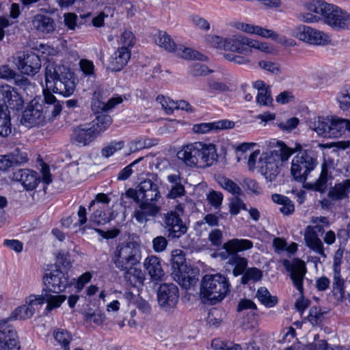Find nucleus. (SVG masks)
<instances>
[{"mask_svg": "<svg viewBox=\"0 0 350 350\" xmlns=\"http://www.w3.org/2000/svg\"><path fill=\"white\" fill-rule=\"evenodd\" d=\"M179 292L174 284H161L157 291V300L159 306L165 311L175 308L178 301Z\"/></svg>", "mask_w": 350, "mask_h": 350, "instance_id": "f8f14e48", "label": "nucleus"}, {"mask_svg": "<svg viewBox=\"0 0 350 350\" xmlns=\"http://www.w3.org/2000/svg\"><path fill=\"white\" fill-rule=\"evenodd\" d=\"M262 278V272L256 267L248 268L241 278L242 284H247L250 280L259 281Z\"/></svg>", "mask_w": 350, "mask_h": 350, "instance_id": "5fc2aeb1", "label": "nucleus"}, {"mask_svg": "<svg viewBox=\"0 0 350 350\" xmlns=\"http://www.w3.org/2000/svg\"><path fill=\"white\" fill-rule=\"evenodd\" d=\"M177 157L187 166L204 168L214 163L217 154L215 145L197 142L183 146L177 152Z\"/></svg>", "mask_w": 350, "mask_h": 350, "instance_id": "f03ea898", "label": "nucleus"}, {"mask_svg": "<svg viewBox=\"0 0 350 350\" xmlns=\"http://www.w3.org/2000/svg\"><path fill=\"white\" fill-rule=\"evenodd\" d=\"M43 100L40 105L42 106V113L46 122L59 115L62 110V104L49 90H43Z\"/></svg>", "mask_w": 350, "mask_h": 350, "instance_id": "412c9836", "label": "nucleus"}, {"mask_svg": "<svg viewBox=\"0 0 350 350\" xmlns=\"http://www.w3.org/2000/svg\"><path fill=\"white\" fill-rule=\"evenodd\" d=\"M294 35L300 40L314 45L324 46L331 42L327 33L305 25L296 27Z\"/></svg>", "mask_w": 350, "mask_h": 350, "instance_id": "9b49d317", "label": "nucleus"}, {"mask_svg": "<svg viewBox=\"0 0 350 350\" xmlns=\"http://www.w3.org/2000/svg\"><path fill=\"white\" fill-rule=\"evenodd\" d=\"M12 133V124L9 110L0 105V136L6 137Z\"/></svg>", "mask_w": 350, "mask_h": 350, "instance_id": "a19ab883", "label": "nucleus"}, {"mask_svg": "<svg viewBox=\"0 0 350 350\" xmlns=\"http://www.w3.org/2000/svg\"><path fill=\"white\" fill-rule=\"evenodd\" d=\"M232 260L229 264L234 265L233 274L235 276L244 274L246 271V267L247 265V260L245 258H242L238 255V253L234 257H232Z\"/></svg>", "mask_w": 350, "mask_h": 350, "instance_id": "603ef678", "label": "nucleus"}, {"mask_svg": "<svg viewBox=\"0 0 350 350\" xmlns=\"http://www.w3.org/2000/svg\"><path fill=\"white\" fill-rule=\"evenodd\" d=\"M32 28L42 34H49L53 32L56 24L53 18L44 14H36L31 20Z\"/></svg>", "mask_w": 350, "mask_h": 350, "instance_id": "c756f323", "label": "nucleus"}, {"mask_svg": "<svg viewBox=\"0 0 350 350\" xmlns=\"http://www.w3.org/2000/svg\"><path fill=\"white\" fill-rule=\"evenodd\" d=\"M299 124V119L297 118H291L285 122H282L279 124V127L284 131L291 132Z\"/></svg>", "mask_w": 350, "mask_h": 350, "instance_id": "774afa93", "label": "nucleus"}, {"mask_svg": "<svg viewBox=\"0 0 350 350\" xmlns=\"http://www.w3.org/2000/svg\"><path fill=\"white\" fill-rule=\"evenodd\" d=\"M322 230L323 228L317 225L314 226L312 229L308 228L305 234V241L308 247L317 254L325 258L326 255L324 252L323 243L317 235V232H320Z\"/></svg>", "mask_w": 350, "mask_h": 350, "instance_id": "c85d7f7f", "label": "nucleus"}, {"mask_svg": "<svg viewBox=\"0 0 350 350\" xmlns=\"http://www.w3.org/2000/svg\"><path fill=\"white\" fill-rule=\"evenodd\" d=\"M0 103L5 105L4 109L18 111L23 109L24 100L14 88L3 85L0 86Z\"/></svg>", "mask_w": 350, "mask_h": 350, "instance_id": "f3484780", "label": "nucleus"}, {"mask_svg": "<svg viewBox=\"0 0 350 350\" xmlns=\"http://www.w3.org/2000/svg\"><path fill=\"white\" fill-rule=\"evenodd\" d=\"M207 200L212 206L218 207L222 202L223 194L219 191H210L207 195Z\"/></svg>", "mask_w": 350, "mask_h": 350, "instance_id": "338daca9", "label": "nucleus"}, {"mask_svg": "<svg viewBox=\"0 0 350 350\" xmlns=\"http://www.w3.org/2000/svg\"><path fill=\"white\" fill-rule=\"evenodd\" d=\"M252 39L243 35H234L226 38V50L248 55L251 53Z\"/></svg>", "mask_w": 350, "mask_h": 350, "instance_id": "bb28decb", "label": "nucleus"}, {"mask_svg": "<svg viewBox=\"0 0 350 350\" xmlns=\"http://www.w3.org/2000/svg\"><path fill=\"white\" fill-rule=\"evenodd\" d=\"M170 264L174 280L183 288L187 289L196 284L198 279L193 274V269L187 266L183 251L180 250L172 251Z\"/></svg>", "mask_w": 350, "mask_h": 350, "instance_id": "6e6552de", "label": "nucleus"}, {"mask_svg": "<svg viewBox=\"0 0 350 350\" xmlns=\"http://www.w3.org/2000/svg\"><path fill=\"white\" fill-rule=\"evenodd\" d=\"M176 55L187 59H198L204 61L206 57L199 53L198 51H194L190 48H187L183 46H176Z\"/></svg>", "mask_w": 350, "mask_h": 350, "instance_id": "a18cd8bd", "label": "nucleus"}, {"mask_svg": "<svg viewBox=\"0 0 350 350\" xmlns=\"http://www.w3.org/2000/svg\"><path fill=\"white\" fill-rule=\"evenodd\" d=\"M165 228L168 232V237L172 238H179L187 230L183 220H165Z\"/></svg>", "mask_w": 350, "mask_h": 350, "instance_id": "ea45409f", "label": "nucleus"}, {"mask_svg": "<svg viewBox=\"0 0 350 350\" xmlns=\"http://www.w3.org/2000/svg\"><path fill=\"white\" fill-rule=\"evenodd\" d=\"M282 265L286 271L290 273L289 276L294 286L301 295L300 298L297 299L295 306L302 314L311 303L309 299H305L303 296L304 280L307 272L306 263L299 258H294L292 261L284 259L282 261Z\"/></svg>", "mask_w": 350, "mask_h": 350, "instance_id": "0eeeda50", "label": "nucleus"}, {"mask_svg": "<svg viewBox=\"0 0 350 350\" xmlns=\"http://www.w3.org/2000/svg\"><path fill=\"white\" fill-rule=\"evenodd\" d=\"M52 293L46 288H43L41 295H36L38 304L42 305L46 302L47 304L46 310L49 312L54 308H59L66 299V296L64 295H52Z\"/></svg>", "mask_w": 350, "mask_h": 350, "instance_id": "7c9ffc66", "label": "nucleus"}, {"mask_svg": "<svg viewBox=\"0 0 350 350\" xmlns=\"http://www.w3.org/2000/svg\"><path fill=\"white\" fill-rule=\"evenodd\" d=\"M141 258L140 244L137 241H128L116 247L112 260L116 268L126 269V266L138 265Z\"/></svg>", "mask_w": 350, "mask_h": 350, "instance_id": "1a4fd4ad", "label": "nucleus"}, {"mask_svg": "<svg viewBox=\"0 0 350 350\" xmlns=\"http://www.w3.org/2000/svg\"><path fill=\"white\" fill-rule=\"evenodd\" d=\"M122 101L121 96H116L111 98L106 102L103 90L100 88H96L92 94L91 109L94 114H104V112L111 110Z\"/></svg>", "mask_w": 350, "mask_h": 350, "instance_id": "2eb2a0df", "label": "nucleus"}, {"mask_svg": "<svg viewBox=\"0 0 350 350\" xmlns=\"http://www.w3.org/2000/svg\"><path fill=\"white\" fill-rule=\"evenodd\" d=\"M333 292L338 301H343L345 299V282L341 275L333 277Z\"/></svg>", "mask_w": 350, "mask_h": 350, "instance_id": "8fccbe9b", "label": "nucleus"}, {"mask_svg": "<svg viewBox=\"0 0 350 350\" xmlns=\"http://www.w3.org/2000/svg\"><path fill=\"white\" fill-rule=\"evenodd\" d=\"M238 28L242 30L243 31L250 33L257 34L266 38H271L273 40H277L278 38V34L276 32L273 31V30L265 29L257 25H253L247 23H241L238 26Z\"/></svg>", "mask_w": 350, "mask_h": 350, "instance_id": "c9c22d12", "label": "nucleus"}, {"mask_svg": "<svg viewBox=\"0 0 350 350\" xmlns=\"http://www.w3.org/2000/svg\"><path fill=\"white\" fill-rule=\"evenodd\" d=\"M167 180L172 184V187L167 195L168 198L175 199L185 194V187L181 183L179 174H170L167 176Z\"/></svg>", "mask_w": 350, "mask_h": 350, "instance_id": "e433bc0d", "label": "nucleus"}, {"mask_svg": "<svg viewBox=\"0 0 350 350\" xmlns=\"http://www.w3.org/2000/svg\"><path fill=\"white\" fill-rule=\"evenodd\" d=\"M144 157H141L133 162H131L129 165H126L124 167L118 174L117 179L118 180H127L133 174V167H134L136 165L142 161H143Z\"/></svg>", "mask_w": 350, "mask_h": 350, "instance_id": "4d7b16f0", "label": "nucleus"}, {"mask_svg": "<svg viewBox=\"0 0 350 350\" xmlns=\"http://www.w3.org/2000/svg\"><path fill=\"white\" fill-rule=\"evenodd\" d=\"M38 100H32L23 113L21 122L27 126L43 125L46 122Z\"/></svg>", "mask_w": 350, "mask_h": 350, "instance_id": "a211bd4d", "label": "nucleus"}, {"mask_svg": "<svg viewBox=\"0 0 350 350\" xmlns=\"http://www.w3.org/2000/svg\"><path fill=\"white\" fill-rule=\"evenodd\" d=\"M230 286L228 279L224 275L208 274L202 280L200 293L211 304H215L224 299L230 291Z\"/></svg>", "mask_w": 350, "mask_h": 350, "instance_id": "39448f33", "label": "nucleus"}, {"mask_svg": "<svg viewBox=\"0 0 350 350\" xmlns=\"http://www.w3.org/2000/svg\"><path fill=\"white\" fill-rule=\"evenodd\" d=\"M112 118L108 114L97 115L96 118L88 124L98 137L104 133L111 124Z\"/></svg>", "mask_w": 350, "mask_h": 350, "instance_id": "4c0bfd02", "label": "nucleus"}, {"mask_svg": "<svg viewBox=\"0 0 350 350\" xmlns=\"http://www.w3.org/2000/svg\"><path fill=\"white\" fill-rule=\"evenodd\" d=\"M43 282L45 288L58 294L63 291L68 284V277L60 270L59 267L49 275L46 273L43 276Z\"/></svg>", "mask_w": 350, "mask_h": 350, "instance_id": "5701e85b", "label": "nucleus"}, {"mask_svg": "<svg viewBox=\"0 0 350 350\" xmlns=\"http://www.w3.org/2000/svg\"><path fill=\"white\" fill-rule=\"evenodd\" d=\"M350 191L345 184L344 181L336 183L329 189L327 198L332 202H339L349 198Z\"/></svg>", "mask_w": 350, "mask_h": 350, "instance_id": "f704fd0d", "label": "nucleus"}, {"mask_svg": "<svg viewBox=\"0 0 350 350\" xmlns=\"http://www.w3.org/2000/svg\"><path fill=\"white\" fill-rule=\"evenodd\" d=\"M252 247L253 243L250 240L232 239L225 243L223 247L214 254V256L227 260V262L230 263L232 260V257H234L237 253L250 250Z\"/></svg>", "mask_w": 350, "mask_h": 350, "instance_id": "ddd939ff", "label": "nucleus"}, {"mask_svg": "<svg viewBox=\"0 0 350 350\" xmlns=\"http://www.w3.org/2000/svg\"><path fill=\"white\" fill-rule=\"evenodd\" d=\"M111 200L108 194H96L88 206L90 219H104V217L107 215V211H109Z\"/></svg>", "mask_w": 350, "mask_h": 350, "instance_id": "393cba45", "label": "nucleus"}, {"mask_svg": "<svg viewBox=\"0 0 350 350\" xmlns=\"http://www.w3.org/2000/svg\"><path fill=\"white\" fill-rule=\"evenodd\" d=\"M310 13L303 14L301 20L306 23L318 22L320 14L325 24L338 29H350V14L337 5L329 4L322 0H313L306 5Z\"/></svg>", "mask_w": 350, "mask_h": 350, "instance_id": "f257e3e1", "label": "nucleus"}, {"mask_svg": "<svg viewBox=\"0 0 350 350\" xmlns=\"http://www.w3.org/2000/svg\"><path fill=\"white\" fill-rule=\"evenodd\" d=\"M327 312L323 311L321 308L313 306L310 309L307 319L313 326H320L325 319L324 315Z\"/></svg>", "mask_w": 350, "mask_h": 350, "instance_id": "49530a36", "label": "nucleus"}, {"mask_svg": "<svg viewBox=\"0 0 350 350\" xmlns=\"http://www.w3.org/2000/svg\"><path fill=\"white\" fill-rule=\"evenodd\" d=\"M275 150L262 154L260 166L261 173L269 181H273L280 172V166L284 161H287L293 154L292 149L284 142H278Z\"/></svg>", "mask_w": 350, "mask_h": 350, "instance_id": "20e7f679", "label": "nucleus"}, {"mask_svg": "<svg viewBox=\"0 0 350 350\" xmlns=\"http://www.w3.org/2000/svg\"><path fill=\"white\" fill-rule=\"evenodd\" d=\"M131 57V51L126 46H122L111 55L108 68L113 72L120 71L128 63Z\"/></svg>", "mask_w": 350, "mask_h": 350, "instance_id": "cd10ccee", "label": "nucleus"}, {"mask_svg": "<svg viewBox=\"0 0 350 350\" xmlns=\"http://www.w3.org/2000/svg\"><path fill=\"white\" fill-rule=\"evenodd\" d=\"M35 306H38L36 295H31L27 298L26 304L17 307L8 317L4 319L10 323L12 321L29 319L35 313Z\"/></svg>", "mask_w": 350, "mask_h": 350, "instance_id": "a878e982", "label": "nucleus"}, {"mask_svg": "<svg viewBox=\"0 0 350 350\" xmlns=\"http://www.w3.org/2000/svg\"><path fill=\"white\" fill-rule=\"evenodd\" d=\"M154 40L159 46L169 52H174L176 51L177 45L170 36L165 31H159V33L155 36Z\"/></svg>", "mask_w": 350, "mask_h": 350, "instance_id": "79ce46f5", "label": "nucleus"}, {"mask_svg": "<svg viewBox=\"0 0 350 350\" xmlns=\"http://www.w3.org/2000/svg\"><path fill=\"white\" fill-rule=\"evenodd\" d=\"M212 72V70L204 64L195 63L190 66L189 73L195 77L206 75Z\"/></svg>", "mask_w": 350, "mask_h": 350, "instance_id": "680f3d73", "label": "nucleus"}, {"mask_svg": "<svg viewBox=\"0 0 350 350\" xmlns=\"http://www.w3.org/2000/svg\"><path fill=\"white\" fill-rule=\"evenodd\" d=\"M346 124L343 119L336 117H317L310 123V127L317 133L326 138L340 137L345 134Z\"/></svg>", "mask_w": 350, "mask_h": 350, "instance_id": "9d476101", "label": "nucleus"}, {"mask_svg": "<svg viewBox=\"0 0 350 350\" xmlns=\"http://www.w3.org/2000/svg\"><path fill=\"white\" fill-rule=\"evenodd\" d=\"M228 90V87L222 82H219L213 79H208L207 81V92L209 94H217Z\"/></svg>", "mask_w": 350, "mask_h": 350, "instance_id": "6e6d98bb", "label": "nucleus"}, {"mask_svg": "<svg viewBox=\"0 0 350 350\" xmlns=\"http://www.w3.org/2000/svg\"><path fill=\"white\" fill-rule=\"evenodd\" d=\"M16 64L18 70L23 75L34 76L40 70L41 60L38 55L31 51H27L17 57Z\"/></svg>", "mask_w": 350, "mask_h": 350, "instance_id": "dca6fc26", "label": "nucleus"}, {"mask_svg": "<svg viewBox=\"0 0 350 350\" xmlns=\"http://www.w3.org/2000/svg\"><path fill=\"white\" fill-rule=\"evenodd\" d=\"M256 101L260 105L269 106L273 103L271 90H261L258 92Z\"/></svg>", "mask_w": 350, "mask_h": 350, "instance_id": "bf43d9fd", "label": "nucleus"}, {"mask_svg": "<svg viewBox=\"0 0 350 350\" xmlns=\"http://www.w3.org/2000/svg\"><path fill=\"white\" fill-rule=\"evenodd\" d=\"M217 183L225 190L234 195L239 196L242 193L241 187L231 179L225 176H219Z\"/></svg>", "mask_w": 350, "mask_h": 350, "instance_id": "c03bdc74", "label": "nucleus"}, {"mask_svg": "<svg viewBox=\"0 0 350 350\" xmlns=\"http://www.w3.org/2000/svg\"><path fill=\"white\" fill-rule=\"evenodd\" d=\"M16 72L10 68L9 65L4 64L0 66V78L10 81L16 77Z\"/></svg>", "mask_w": 350, "mask_h": 350, "instance_id": "69168bd1", "label": "nucleus"}, {"mask_svg": "<svg viewBox=\"0 0 350 350\" xmlns=\"http://www.w3.org/2000/svg\"><path fill=\"white\" fill-rule=\"evenodd\" d=\"M212 347L216 350H241L242 348L239 344L232 342H224L219 340H213Z\"/></svg>", "mask_w": 350, "mask_h": 350, "instance_id": "052dcab7", "label": "nucleus"}, {"mask_svg": "<svg viewBox=\"0 0 350 350\" xmlns=\"http://www.w3.org/2000/svg\"><path fill=\"white\" fill-rule=\"evenodd\" d=\"M45 83L48 89L64 96L72 95L75 90V75L64 66L49 62L45 67Z\"/></svg>", "mask_w": 350, "mask_h": 350, "instance_id": "7ed1b4c3", "label": "nucleus"}, {"mask_svg": "<svg viewBox=\"0 0 350 350\" xmlns=\"http://www.w3.org/2000/svg\"><path fill=\"white\" fill-rule=\"evenodd\" d=\"M8 154L13 167L25 163L29 160L27 152L18 148Z\"/></svg>", "mask_w": 350, "mask_h": 350, "instance_id": "09e8293b", "label": "nucleus"}, {"mask_svg": "<svg viewBox=\"0 0 350 350\" xmlns=\"http://www.w3.org/2000/svg\"><path fill=\"white\" fill-rule=\"evenodd\" d=\"M159 176L154 173H149L147 178L142 181L137 188L139 189V193L142 194L144 200H150V201H157L160 197V191L158 186Z\"/></svg>", "mask_w": 350, "mask_h": 350, "instance_id": "4be33fe9", "label": "nucleus"}, {"mask_svg": "<svg viewBox=\"0 0 350 350\" xmlns=\"http://www.w3.org/2000/svg\"><path fill=\"white\" fill-rule=\"evenodd\" d=\"M144 266L148 274L152 281H160L164 277V271L163 270L161 260L156 256H148L144 262Z\"/></svg>", "mask_w": 350, "mask_h": 350, "instance_id": "2f4dec72", "label": "nucleus"}, {"mask_svg": "<svg viewBox=\"0 0 350 350\" xmlns=\"http://www.w3.org/2000/svg\"><path fill=\"white\" fill-rule=\"evenodd\" d=\"M9 178L19 182L27 191L35 189L40 182V176L36 171L27 168L14 170Z\"/></svg>", "mask_w": 350, "mask_h": 350, "instance_id": "6ab92c4d", "label": "nucleus"}, {"mask_svg": "<svg viewBox=\"0 0 350 350\" xmlns=\"http://www.w3.org/2000/svg\"><path fill=\"white\" fill-rule=\"evenodd\" d=\"M332 178V173L329 172L327 164L324 163L321 165V172L319 178L314 183L310 184L309 188L320 193H324L327 187V181Z\"/></svg>", "mask_w": 350, "mask_h": 350, "instance_id": "58836bf2", "label": "nucleus"}, {"mask_svg": "<svg viewBox=\"0 0 350 350\" xmlns=\"http://www.w3.org/2000/svg\"><path fill=\"white\" fill-rule=\"evenodd\" d=\"M234 122L228 120H220L213 122L200 123L194 124L193 131L198 133H206L213 130L232 129Z\"/></svg>", "mask_w": 350, "mask_h": 350, "instance_id": "473e14b6", "label": "nucleus"}, {"mask_svg": "<svg viewBox=\"0 0 350 350\" xmlns=\"http://www.w3.org/2000/svg\"><path fill=\"white\" fill-rule=\"evenodd\" d=\"M295 329L291 327L288 328L287 332L284 334L282 339L283 343L288 342L291 343L284 348L283 350H304L301 343L298 341L295 337ZM307 350H345L341 348L340 349H333L327 347V343L325 340H321L316 343L310 344Z\"/></svg>", "mask_w": 350, "mask_h": 350, "instance_id": "aec40b11", "label": "nucleus"}, {"mask_svg": "<svg viewBox=\"0 0 350 350\" xmlns=\"http://www.w3.org/2000/svg\"><path fill=\"white\" fill-rule=\"evenodd\" d=\"M155 201L143 200L139 205L142 214L144 216L155 217L159 212L160 208L155 204Z\"/></svg>", "mask_w": 350, "mask_h": 350, "instance_id": "3c124183", "label": "nucleus"}, {"mask_svg": "<svg viewBox=\"0 0 350 350\" xmlns=\"http://www.w3.org/2000/svg\"><path fill=\"white\" fill-rule=\"evenodd\" d=\"M241 209L247 210L246 205L238 196L233 197L229 203V210L232 216L237 215Z\"/></svg>", "mask_w": 350, "mask_h": 350, "instance_id": "13d9d810", "label": "nucleus"}, {"mask_svg": "<svg viewBox=\"0 0 350 350\" xmlns=\"http://www.w3.org/2000/svg\"><path fill=\"white\" fill-rule=\"evenodd\" d=\"M124 146V141H111L101 149V156L104 158H109L113 156L116 152L122 150Z\"/></svg>", "mask_w": 350, "mask_h": 350, "instance_id": "de8ad7c7", "label": "nucleus"}, {"mask_svg": "<svg viewBox=\"0 0 350 350\" xmlns=\"http://www.w3.org/2000/svg\"><path fill=\"white\" fill-rule=\"evenodd\" d=\"M88 123L74 127L70 135V142L78 146H85L97 138Z\"/></svg>", "mask_w": 350, "mask_h": 350, "instance_id": "b1692460", "label": "nucleus"}, {"mask_svg": "<svg viewBox=\"0 0 350 350\" xmlns=\"http://www.w3.org/2000/svg\"><path fill=\"white\" fill-rule=\"evenodd\" d=\"M294 152H298L291 163V174L298 182L305 183L308 175L316 167L317 165V155L314 150H302L300 144H296Z\"/></svg>", "mask_w": 350, "mask_h": 350, "instance_id": "423d86ee", "label": "nucleus"}, {"mask_svg": "<svg viewBox=\"0 0 350 350\" xmlns=\"http://www.w3.org/2000/svg\"><path fill=\"white\" fill-rule=\"evenodd\" d=\"M243 187H245L247 191L255 195H259L262 191L258 183L251 178H245L244 180Z\"/></svg>", "mask_w": 350, "mask_h": 350, "instance_id": "0e129e2a", "label": "nucleus"}, {"mask_svg": "<svg viewBox=\"0 0 350 350\" xmlns=\"http://www.w3.org/2000/svg\"><path fill=\"white\" fill-rule=\"evenodd\" d=\"M137 265L126 266V269H119L122 271L124 279L131 286H136L137 284H143L145 276Z\"/></svg>", "mask_w": 350, "mask_h": 350, "instance_id": "72a5a7b5", "label": "nucleus"}, {"mask_svg": "<svg viewBox=\"0 0 350 350\" xmlns=\"http://www.w3.org/2000/svg\"><path fill=\"white\" fill-rule=\"evenodd\" d=\"M16 329L7 320L0 319V350H19Z\"/></svg>", "mask_w": 350, "mask_h": 350, "instance_id": "4468645a", "label": "nucleus"}, {"mask_svg": "<svg viewBox=\"0 0 350 350\" xmlns=\"http://www.w3.org/2000/svg\"><path fill=\"white\" fill-rule=\"evenodd\" d=\"M53 336L55 340L64 348V350H70L69 344L72 340V336L68 331L59 329L54 332Z\"/></svg>", "mask_w": 350, "mask_h": 350, "instance_id": "864d4df0", "label": "nucleus"}, {"mask_svg": "<svg viewBox=\"0 0 350 350\" xmlns=\"http://www.w3.org/2000/svg\"><path fill=\"white\" fill-rule=\"evenodd\" d=\"M256 297L262 304L267 308H271L278 304V298L272 296L265 287H260L258 289Z\"/></svg>", "mask_w": 350, "mask_h": 350, "instance_id": "37998d69", "label": "nucleus"}, {"mask_svg": "<svg viewBox=\"0 0 350 350\" xmlns=\"http://www.w3.org/2000/svg\"><path fill=\"white\" fill-rule=\"evenodd\" d=\"M79 66L85 76L95 77L94 65L92 61L88 59H81L79 62Z\"/></svg>", "mask_w": 350, "mask_h": 350, "instance_id": "e2e57ef3", "label": "nucleus"}]
</instances>
